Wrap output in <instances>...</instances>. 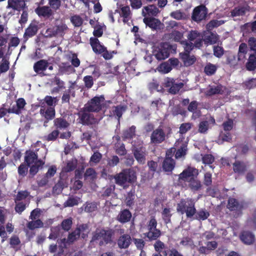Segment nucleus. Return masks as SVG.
I'll use <instances>...</instances> for the list:
<instances>
[{"label": "nucleus", "instance_id": "774afa93", "mask_svg": "<svg viewBox=\"0 0 256 256\" xmlns=\"http://www.w3.org/2000/svg\"><path fill=\"white\" fill-rule=\"evenodd\" d=\"M84 206V211L87 212H93L97 209V206L95 202H86Z\"/></svg>", "mask_w": 256, "mask_h": 256}, {"label": "nucleus", "instance_id": "72a5a7b5", "mask_svg": "<svg viewBox=\"0 0 256 256\" xmlns=\"http://www.w3.org/2000/svg\"><path fill=\"white\" fill-rule=\"evenodd\" d=\"M180 54L181 59L186 66L193 64L196 61V58L194 55L190 56L188 53H181Z\"/></svg>", "mask_w": 256, "mask_h": 256}, {"label": "nucleus", "instance_id": "423d86ee", "mask_svg": "<svg viewBox=\"0 0 256 256\" xmlns=\"http://www.w3.org/2000/svg\"><path fill=\"white\" fill-rule=\"evenodd\" d=\"M90 44L94 52L96 54H102L106 60L112 59L113 57V54L116 53L114 51L109 52L107 50V48L102 44L96 38L91 37L90 39Z\"/></svg>", "mask_w": 256, "mask_h": 256}, {"label": "nucleus", "instance_id": "ea45409f", "mask_svg": "<svg viewBox=\"0 0 256 256\" xmlns=\"http://www.w3.org/2000/svg\"><path fill=\"white\" fill-rule=\"evenodd\" d=\"M60 134V132L58 130H54L48 135L44 136L42 138V140L47 142L55 141L58 138Z\"/></svg>", "mask_w": 256, "mask_h": 256}, {"label": "nucleus", "instance_id": "4be33fe9", "mask_svg": "<svg viewBox=\"0 0 256 256\" xmlns=\"http://www.w3.org/2000/svg\"><path fill=\"white\" fill-rule=\"evenodd\" d=\"M38 30V28L37 24L33 23L30 24L28 27L25 30V32L24 34V38L26 40L29 38L34 36L37 34Z\"/></svg>", "mask_w": 256, "mask_h": 256}, {"label": "nucleus", "instance_id": "79ce46f5", "mask_svg": "<svg viewBox=\"0 0 256 256\" xmlns=\"http://www.w3.org/2000/svg\"><path fill=\"white\" fill-rule=\"evenodd\" d=\"M144 9L148 14L151 16H156L160 12L158 8L154 4H150L145 6Z\"/></svg>", "mask_w": 256, "mask_h": 256}, {"label": "nucleus", "instance_id": "5701e85b", "mask_svg": "<svg viewBox=\"0 0 256 256\" xmlns=\"http://www.w3.org/2000/svg\"><path fill=\"white\" fill-rule=\"evenodd\" d=\"M132 217L131 212L128 209L121 210L117 216V220L121 224L129 222Z\"/></svg>", "mask_w": 256, "mask_h": 256}, {"label": "nucleus", "instance_id": "7ed1b4c3", "mask_svg": "<svg viewBox=\"0 0 256 256\" xmlns=\"http://www.w3.org/2000/svg\"><path fill=\"white\" fill-rule=\"evenodd\" d=\"M114 234L115 230L110 228H97L92 233L90 242H98L100 246L110 244L112 242V237Z\"/></svg>", "mask_w": 256, "mask_h": 256}, {"label": "nucleus", "instance_id": "a19ab883", "mask_svg": "<svg viewBox=\"0 0 256 256\" xmlns=\"http://www.w3.org/2000/svg\"><path fill=\"white\" fill-rule=\"evenodd\" d=\"M58 100L57 97H52L50 96H46L44 99V105L46 104L48 105V107H55L56 104H58Z\"/></svg>", "mask_w": 256, "mask_h": 256}, {"label": "nucleus", "instance_id": "bf43d9fd", "mask_svg": "<svg viewBox=\"0 0 256 256\" xmlns=\"http://www.w3.org/2000/svg\"><path fill=\"white\" fill-rule=\"evenodd\" d=\"M70 21L75 27H80L83 23V20L78 15L72 16L70 18Z\"/></svg>", "mask_w": 256, "mask_h": 256}, {"label": "nucleus", "instance_id": "bb28decb", "mask_svg": "<svg viewBox=\"0 0 256 256\" xmlns=\"http://www.w3.org/2000/svg\"><path fill=\"white\" fill-rule=\"evenodd\" d=\"M132 238L128 234L121 236L118 240V244L120 248H126L131 244Z\"/></svg>", "mask_w": 256, "mask_h": 256}, {"label": "nucleus", "instance_id": "0e129e2a", "mask_svg": "<svg viewBox=\"0 0 256 256\" xmlns=\"http://www.w3.org/2000/svg\"><path fill=\"white\" fill-rule=\"evenodd\" d=\"M183 33L178 30H173L171 33V38L176 42H180L182 41V40L183 38Z\"/></svg>", "mask_w": 256, "mask_h": 256}, {"label": "nucleus", "instance_id": "9b49d317", "mask_svg": "<svg viewBox=\"0 0 256 256\" xmlns=\"http://www.w3.org/2000/svg\"><path fill=\"white\" fill-rule=\"evenodd\" d=\"M40 114L46 120L44 123H47L55 117V108L54 107H46L44 102H40Z\"/></svg>", "mask_w": 256, "mask_h": 256}, {"label": "nucleus", "instance_id": "a878e982", "mask_svg": "<svg viewBox=\"0 0 256 256\" xmlns=\"http://www.w3.org/2000/svg\"><path fill=\"white\" fill-rule=\"evenodd\" d=\"M48 64H50L48 60H40L34 63V70L36 73L41 74L44 71L47 69Z\"/></svg>", "mask_w": 256, "mask_h": 256}, {"label": "nucleus", "instance_id": "39448f33", "mask_svg": "<svg viewBox=\"0 0 256 256\" xmlns=\"http://www.w3.org/2000/svg\"><path fill=\"white\" fill-rule=\"evenodd\" d=\"M176 211L182 214H186L187 218H192L196 212L194 200L189 198L181 199L177 204Z\"/></svg>", "mask_w": 256, "mask_h": 256}, {"label": "nucleus", "instance_id": "de8ad7c7", "mask_svg": "<svg viewBox=\"0 0 256 256\" xmlns=\"http://www.w3.org/2000/svg\"><path fill=\"white\" fill-rule=\"evenodd\" d=\"M135 198V190H132L127 194L126 198V203L127 206H130L134 203V200Z\"/></svg>", "mask_w": 256, "mask_h": 256}, {"label": "nucleus", "instance_id": "b1692460", "mask_svg": "<svg viewBox=\"0 0 256 256\" xmlns=\"http://www.w3.org/2000/svg\"><path fill=\"white\" fill-rule=\"evenodd\" d=\"M26 102L23 98H19L16 102V104L14 105L10 108L8 110V112L14 113L16 114H20L21 110L24 108Z\"/></svg>", "mask_w": 256, "mask_h": 256}, {"label": "nucleus", "instance_id": "393cba45", "mask_svg": "<svg viewBox=\"0 0 256 256\" xmlns=\"http://www.w3.org/2000/svg\"><path fill=\"white\" fill-rule=\"evenodd\" d=\"M54 126L56 130H64L70 126L69 122L64 118L60 117L56 118L54 120Z\"/></svg>", "mask_w": 256, "mask_h": 256}, {"label": "nucleus", "instance_id": "412c9836", "mask_svg": "<svg viewBox=\"0 0 256 256\" xmlns=\"http://www.w3.org/2000/svg\"><path fill=\"white\" fill-rule=\"evenodd\" d=\"M26 6L24 0H8L7 8H12L14 10L20 11Z\"/></svg>", "mask_w": 256, "mask_h": 256}, {"label": "nucleus", "instance_id": "a211bd4d", "mask_svg": "<svg viewBox=\"0 0 256 256\" xmlns=\"http://www.w3.org/2000/svg\"><path fill=\"white\" fill-rule=\"evenodd\" d=\"M154 248L157 253L153 256H168V250H166V246L162 241L156 240L154 244Z\"/></svg>", "mask_w": 256, "mask_h": 256}, {"label": "nucleus", "instance_id": "ddd939ff", "mask_svg": "<svg viewBox=\"0 0 256 256\" xmlns=\"http://www.w3.org/2000/svg\"><path fill=\"white\" fill-rule=\"evenodd\" d=\"M208 9L204 5L201 4L196 6L193 10L192 19L196 22L204 20L206 17Z\"/></svg>", "mask_w": 256, "mask_h": 256}, {"label": "nucleus", "instance_id": "5fc2aeb1", "mask_svg": "<svg viewBox=\"0 0 256 256\" xmlns=\"http://www.w3.org/2000/svg\"><path fill=\"white\" fill-rule=\"evenodd\" d=\"M172 67L170 66V64L169 62H164L158 66V70L162 72L164 74H168L171 71Z\"/></svg>", "mask_w": 256, "mask_h": 256}, {"label": "nucleus", "instance_id": "09e8293b", "mask_svg": "<svg viewBox=\"0 0 256 256\" xmlns=\"http://www.w3.org/2000/svg\"><path fill=\"white\" fill-rule=\"evenodd\" d=\"M209 128V123L207 120L200 122L198 126V132L200 134H206Z\"/></svg>", "mask_w": 256, "mask_h": 256}, {"label": "nucleus", "instance_id": "c85d7f7f", "mask_svg": "<svg viewBox=\"0 0 256 256\" xmlns=\"http://www.w3.org/2000/svg\"><path fill=\"white\" fill-rule=\"evenodd\" d=\"M232 165L233 170L236 174H242L246 170L247 166L244 162L236 160Z\"/></svg>", "mask_w": 256, "mask_h": 256}, {"label": "nucleus", "instance_id": "6e6552de", "mask_svg": "<svg viewBox=\"0 0 256 256\" xmlns=\"http://www.w3.org/2000/svg\"><path fill=\"white\" fill-rule=\"evenodd\" d=\"M104 100V95L95 96L84 105L85 110L89 112H99L102 110V104Z\"/></svg>", "mask_w": 256, "mask_h": 256}, {"label": "nucleus", "instance_id": "c03bdc74", "mask_svg": "<svg viewBox=\"0 0 256 256\" xmlns=\"http://www.w3.org/2000/svg\"><path fill=\"white\" fill-rule=\"evenodd\" d=\"M216 66L209 62L206 65L204 68V72L206 75L208 76H211L216 73Z\"/></svg>", "mask_w": 256, "mask_h": 256}, {"label": "nucleus", "instance_id": "aec40b11", "mask_svg": "<svg viewBox=\"0 0 256 256\" xmlns=\"http://www.w3.org/2000/svg\"><path fill=\"white\" fill-rule=\"evenodd\" d=\"M240 240L246 244H252L255 240L254 235L250 232L243 231L240 235Z\"/></svg>", "mask_w": 256, "mask_h": 256}, {"label": "nucleus", "instance_id": "473e14b6", "mask_svg": "<svg viewBox=\"0 0 256 256\" xmlns=\"http://www.w3.org/2000/svg\"><path fill=\"white\" fill-rule=\"evenodd\" d=\"M6 216L2 208H0V236L3 238L7 237L6 232L5 231V228L4 224L6 222Z\"/></svg>", "mask_w": 256, "mask_h": 256}, {"label": "nucleus", "instance_id": "9d476101", "mask_svg": "<svg viewBox=\"0 0 256 256\" xmlns=\"http://www.w3.org/2000/svg\"><path fill=\"white\" fill-rule=\"evenodd\" d=\"M166 138V134L162 126H159L152 132L150 136V143L157 145L165 141Z\"/></svg>", "mask_w": 256, "mask_h": 256}, {"label": "nucleus", "instance_id": "37998d69", "mask_svg": "<svg viewBox=\"0 0 256 256\" xmlns=\"http://www.w3.org/2000/svg\"><path fill=\"white\" fill-rule=\"evenodd\" d=\"M120 15L123 18V22L124 23L128 22L129 20V16L130 14V8L128 6H122L120 8Z\"/></svg>", "mask_w": 256, "mask_h": 256}, {"label": "nucleus", "instance_id": "052dcab7", "mask_svg": "<svg viewBox=\"0 0 256 256\" xmlns=\"http://www.w3.org/2000/svg\"><path fill=\"white\" fill-rule=\"evenodd\" d=\"M181 44L184 46V53L190 54L194 48V44L191 42L186 40L181 42Z\"/></svg>", "mask_w": 256, "mask_h": 256}, {"label": "nucleus", "instance_id": "4c0bfd02", "mask_svg": "<svg viewBox=\"0 0 256 256\" xmlns=\"http://www.w3.org/2000/svg\"><path fill=\"white\" fill-rule=\"evenodd\" d=\"M28 168H30V166H28V164L24 162L20 164L18 168V176L22 178L25 177L28 174V172H29L28 170Z\"/></svg>", "mask_w": 256, "mask_h": 256}, {"label": "nucleus", "instance_id": "8fccbe9b", "mask_svg": "<svg viewBox=\"0 0 256 256\" xmlns=\"http://www.w3.org/2000/svg\"><path fill=\"white\" fill-rule=\"evenodd\" d=\"M184 86V84L182 82H179L177 84L174 82L171 88L168 89V92L171 94H175L183 88Z\"/></svg>", "mask_w": 256, "mask_h": 256}, {"label": "nucleus", "instance_id": "4468645a", "mask_svg": "<svg viewBox=\"0 0 256 256\" xmlns=\"http://www.w3.org/2000/svg\"><path fill=\"white\" fill-rule=\"evenodd\" d=\"M36 14L40 18L46 19L50 18L53 16L54 12L52 8L48 6H40L34 10Z\"/></svg>", "mask_w": 256, "mask_h": 256}, {"label": "nucleus", "instance_id": "20e7f679", "mask_svg": "<svg viewBox=\"0 0 256 256\" xmlns=\"http://www.w3.org/2000/svg\"><path fill=\"white\" fill-rule=\"evenodd\" d=\"M115 182L118 186L126 188L127 184H134L137 180L136 172L132 168L122 170L120 173L114 176Z\"/></svg>", "mask_w": 256, "mask_h": 256}, {"label": "nucleus", "instance_id": "6e6d98bb", "mask_svg": "<svg viewBox=\"0 0 256 256\" xmlns=\"http://www.w3.org/2000/svg\"><path fill=\"white\" fill-rule=\"evenodd\" d=\"M162 218L164 222L167 224L170 222V218L172 214H170V209L169 208H164L162 212Z\"/></svg>", "mask_w": 256, "mask_h": 256}, {"label": "nucleus", "instance_id": "0eeeda50", "mask_svg": "<svg viewBox=\"0 0 256 256\" xmlns=\"http://www.w3.org/2000/svg\"><path fill=\"white\" fill-rule=\"evenodd\" d=\"M132 150L138 162L140 164H144L147 152L146 148L144 146L142 141L139 140L137 142H134L132 144Z\"/></svg>", "mask_w": 256, "mask_h": 256}, {"label": "nucleus", "instance_id": "58836bf2", "mask_svg": "<svg viewBox=\"0 0 256 256\" xmlns=\"http://www.w3.org/2000/svg\"><path fill=\"white\" fill-rule=\"evenodd\" d=\"M114 148L116 154L119 156H124L126 154L127 151L124 143L116 142L114 144Z\"/></svg>", "mask_w": 256, "mask_h": 256}, {"label": "nucleus", "instance_id": "864d4df0", "mask_svg": "<svg viewBox=\"0 0 256 256\" xmlns=\"http://www.w3.org/2000/svg\"><path fill=\"white\" fill-rule=\"evenodd\" d=\"M59 70L62 74L72 72L74 71L72 66L68 63H62V66H60Z\"/></svg>", "mask_w": 256, "mask_h": 256}, {"label": "nucleus", "instance_id": "f03ea898", "mask_svg": "<svg viewBox=\"0 0 256 256\" xmlns=\"http://www.w3.org/2000/svg\"><path fill=\"white\" fill-rule=\"evenodd\" d=\"M24 162L30 166L29 178H33L38 171L42 169L44 162L39 159L38 154L31 150H27L25 152Z\"/></svg>", "mask_w": 256, "mask_h": 256}, {"label": "nucleus", "instance_id": "3c124183", "mask_svg": "<svg viewBox=\"0 0 256 256\" xmlns=\"http://www.w3.org/2000/svg\"><path fill=\"white\" fill-rule=\"evenodd\" d=\"M80 237L79 230H75L71 233L69 234L68 236V242L70 243H72L77 240Z\"/></svg>", "mask_w": 256, "mask_h": 256}, {"label": "nucleus", "instance_id": "69168bd1", "mask_svg": "<svg viewBox=\"0 0 256 256\" xmlns=\"http://www.w3.org/2000/svg\"><path fill=\"white\" fill-rule=\"evenodd\" d=\"M77 162L69 161L67 162L66 165L64 168L63 170L65 172H68L73 171L76 167Z\"/></svg>", "mask_w": 256, "mask_h": 256}, {"label": "nucleus", "instance_id": "c9c22d12", "mask_svg": "<svg viewBox=\"0 0 256 256\" xmlns=\"http://www.w3.org/2000/svg\"><path fill=\"white\" fill-rule=\"evenodd\" d=\"M223 90H222V85H218L216 86H210V88L206 92V96H212L216 94H222Z\"/></svg>", "mask_w": 256, "mask_h": 256}, {"label": "nucleus", "instance_id": "603ef678", "mask_svg": "<svg viewBox=\"0 0 256 256\" xmlns=\"http://www.w3.org/2000/svg\"><path fill=\"white\" fill-rule=\"evenodd\" d=\"M79 198L69 197L64 204V207H72L78 204Z\"/></svg>", "mask_w": 256, "mask_h": 256}, {"label": "nucleus", "instance_id": "2f4dec72", "mask_svg": "<svg viewBox=\"0 0 256 256\" xmlns=\"http://www.w3.org/2000/svg\"><path fill=\"white\" fill-rule=\"evenodd\" d=\"M136 127L132 126L126 130L122 132V138L123 140H131L136 136Z\"/></svg>", "mask_w": 256, "mask_h": 256}, {"label": "nucleus", "instance_id": "c756f323", "mask_svg": "<svg viewBox=\"0 0 256 256\" xmlns=\"http://www.w3.org/2000/svg\"><path fill=\"white\" fill-rule=\"evenodd\" d=\"M126 106L122 105H118L113 107L111 114L118 120L120 124V118H122L123 113L126 110Z\"/></svg>", "mask_w": 256, "mask_h": 256}, {"label": "nucleus", "instance_id": "f257e3e1", "mask_svg": "<svg viewBox=\"0 0 256 256\" xmlns=\"http://www.w3.org/2000/svg\"><path fill=\"white\" fill-rule=\"evenodd\" d=\"M198 170L195 168L188 166L181 172L178 176L180 180L188 183V188L194 192H196L202 190V184L198 178Z\"/></svg>", "mask_w": 256, "mask_h": 256}, {"label": "nucleus", "instance_id": "dca6fc26", "mask_svg": "<svg viewBox=\"0 0 256 256\" xmlns=\"http://www.w3.org/2000/svg\"><path fill=\"white\" fill-rule=\"evenodd\" d=\"M250 10V6L248 5L238 6L234 7L230 12V16L232 17L244 16Z\"/></svg>", "mask_w": 256, "mask_h": 256}, {"label": "nucleus", "instance_id": "2eb2a0df", "mask_svg": "<svg viewBox=\"0 0 256 256\" xmlns=\"http://www.w3.org/2000/svg\"><path fill=\"white\" fill-rule=\"evenodd\" d=\"M206 246H200L198 251L200 254H208L216 250L218 246L216 241H209L205 243Z\"/></svg>", "mask_w": 256, "mask_h": 256}, {"label": "nucleus", "instance_id": "4d7b16f0", "mask_svg": "<svg viewBox=\"0 0 256 256\" xmlns=\"http://www.w3.org/2000/svg\"><path fill=\"white\" fill-rule=\"evenodd\" d=\"M196 219L198 220H204L208 218L210 216L209 212L205 210H200L196 212Z\"/></svg>", "mask_w": 256, "mask_h": 256}, {"label": "nucleus", "instance_id": "49530a36", "mask_svg": "<svg viewBox=\"0 0 256 256\" xmlns=\"http://www.w3.org/2000/svg\"><path fill=\"white\" fill-rule=\"evenodd\" d=\"M44 226L42 222L40 220H32L27 224V227L30 230H33L36 228H42Z\"/></svg>", "mask_w": 256, "mask_h": 256}, {"label": "nucleus", "instance_id": "e2e57ef3", "mask_svg": "<svg viewBox=\"0 0 256 256\" xmlns=\"http://www.w3.org/2000/svg\"><path fill=\"white\" fill-rule=\"evenodd\" d=\"M188 38L190 42L196 40L200 37H202V34L197 30H190L188 35Z\"/></svg>", "mask_w": 256, "mask_h": 256}, {"label": "nucleus", "instance_id": "e433bc0d", "mask_svg": "<svg viewBox=\"0 0 256 256\" xmlns=\"http://www.w3.org/2000/svg\"><path fill=\"white\" fill-rule=\"evenodd\" d=\"M246 67L249 71H253L256 68V58L254 54H250Z\"/></svg>", "mask_w": 256, "mask_h": 256}, {"label": "nucleus", "instance_id": "338daca9", "mask_svg": "<svg viewBox=\"0 0 256 256\" xmlns=\"http://www.w3.org/2000/svg\"><path fill=\"white\" fill-rule=\"evenodd\" d=\"M192 126V124L190 122L182 123L180 127L179 132L182 134H185L191 129Z\"/></svg>", "mask_w": 256, "mask_h": 256}, {"label": "nucleus", "instance_id": "7c9ffc66", "mask_svg": "<svg viewBox=\"0 0 256 256\" xmlns=\"http://www.w3.org/2000/svg\"><path fill=\"white\" fill-rule=\"evenodd\" d=\"M148 232L144 235L150 240H156L162 234L161 231L156 228H148Z\"/></svg>", "mask_w": 256, "mask_h": 256}, {"label": "nucleus", "instance_id": "f704fd0d", "mask_svg": "<svg viewBox=\"0 0 256 256\" xmlns=\"http://www.w3.org/2000/svg\"><path fill=\"white\" fill-rule=\"evenodd\" d=\"M218 35L212 32H208L205 36L204 38V42L206 44H214L218 40Z\"/></svg>", "mask_w": 256, "mask_h": 256}, {"label": "nucleus", "instance_id": "6ab92c4d", "mask_svg": "<svg viewBox=\"0 0 256 256\" xmlns=\"http://www.w3.org/2000/svg\"><path fill=\"white\" fill-rule=\"evenodd\" d=\"M227 208L230 211L236 210L241 214L243 206L240 204L236 199L234 198H230L228 200Z\"/></svg>", "mask_w": 256, "mask_h": 256}, {"label": "nucleus", "instance_id": "1a4fd4ad", "mask_svg": "<svg viewBox=\"0 0 256 256\" xmlns=\"http://www.w3.org/2000/svg\"><path fill=\"white\" fill-rule=\"evenodd\" d=\"M90 112L85 110V108L78 114L80 122L82 125L90 126L95 124L96 122V119L94 118L93 114H90Z\"/></svg>", "mask_w": 256, "mask_h": 256}, {"label": "nucleus", "instance_id": "a18cd8bd", "mask_svg": "<svg viewBox=\"0 0 256 256\" xmlns=\"http://www.w3.org/2000/svg\"><path fill=\"white\" fill-rule=\"evenodd\" d=\"M170 16L176 20H184L186 18V14L180 10H176L170 12Z\"/></svg>", "mask_w": 256, "mask_h": 256}, {"label": "nucleus", "instance_id": "f3484780", "mask_svg": "<svg viewBox=\"0 0 256 256\" xmlns=\"http://www.w3.org/2000/svg\"><path fill=\"white\" fill-rule=\"evenodd\" d=\"M176 166L175 160L172 158L165 157L162 164V168L168 174L172 173Z\"/></svg>", "mask_w": 256, "mask_h": 256}, {"label": "nucleus", "instance_id": "f8f14e48", "mask_svg": "<svg viewBox=\"0 0 256 256\" xmlns=\"http://www.w3.org/2000/svg\"><path fill=\"white\" fill-rule=\"evenodd\" d=\"M171 48L170 45L166 43L163 44L158 50L154 52V56L158 60H165L169 56Z\"/></svg>", "mask_w": 256, "mask_h": 256}, {"label": "nucleus", "instance_id": "13d9d810", "mask_svg": "<svg viewBox=\"0 0 256 256\" xmlns=\"http://www.w3.org/2000/svg\"><path fill=\"white\" fill-rule=\"evenodd\" d=\"M48 4L49 5L48 6L50 7L52 10L56 11L60 9L62 2L60 0H48Z\"/></svg>", "mask_w": 256, "mask_h": 256}, {"label": "nucleus", "instance_id": "cd10ccee", "mask_svg": "<svg viewBox=\"0 0 256 256\" xmlns=\"http://www.w3.org/2000/svg\"><path fill=\"white\" fill-rule=\"evenodd\" d=\"M143 22L146 26L154 30L158 29L160 24V22L159 20L153 17H145L143 19Z\"/></svg>", "mask_w": 256, "mask_h": 256}, {"label": "nucleus", "instance_id": "680f3d73", "mask_svg": "<svg viewBox=\"0 0 256 256\" xmlns=\"http://www.w3.org/2000/svg\"><path fill=\"white\" fill-rule=\"evenodd\" d=\"M66 186L65 180L60 178L54 186L53 190L55 192L58 190V192H62L64 187Z\"/></svg>", "mask_w": 256, "mask_h": 256}]
</instances>
